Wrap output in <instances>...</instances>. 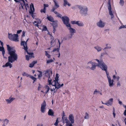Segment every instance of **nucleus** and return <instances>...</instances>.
<instances>
[{
	"instance_id": "f257e3e1",
	"label": "nucleus",
	"mask_w": 126,
	"mask_h": 126,
	"mask_svg": "<svg viewBox=\"0 0 126 126\" xmlns=\"http://www.w3.org/2000/svg\"><path fill=\"white\" fill-rule=\"evenodd\" d=\"M62 20L63 24L65 25L67 27V28L70 30V32L71 33V36L73 35L74 33L76 32V31L75 29L71 28L70 24L69 23V18L66 16H63L62 18Z\"/></svg>"
},
{
	"instance_id": "f03ea898",
	"label": "nucleus",
	"mask_w": 126,
	"mask_h": 126,
	"mask_svg": "<svg viewBox=\"0 0 126 126\" xmlns=\"http://www.w3.org/2000/svg\"><path fill=\"white\" fill-rule=\"evenodd\" d=\"M28 39H29L27 40L26 42L21 41L20 44L21 45L23 46L24 47L23 48L24 49V50L27 52L28 54L29 55V56L28 55H26V59L28 61L30 59H31L33 57V58L34 57V56H33V53H30L28 52V48L27 46V42Z\"/></svg>"
},
{
	"instance_id": "7ed1b4c3",
	"label": "nucleus",
	"mask_w": 126,
	"mask_h": 126,
	"mask_svg": "<svg viewBox=\"0 0 126 126\" xmlns=\"http://www.w3.org/2000/svg\"><path fill=\"white\" fill-rule=\"evenodd\" d=\"M78 8L80 10V13L83 16H86L88 11L87 8L86 7H84L82 6L76 5L72 7V8L74 10Z\"/></svg>"
},
{
	"instance_id": "20e7f679",
	"label": "nucleus",
	"mask_w": 126,
	"mask_h": 126,
	"mask_svg": "<svg viewBox=\"0 0 126 126\" xmlns=\"http://www.w3.org/2000/svg\"><path fill=\"white\" fill-rule=\"evenodd\" d=\"M8 54L10 56L8 57V61L11 63H13L15 61H16L18 59V56L16 53V51L14 52H10Z\"/></svg>"
},
{
	"instance_id": "39448f33",
	"label": "nucleus",
	"mask_w": 126,
	"mask_h": 126,
	"mask_svg": "<svg viewBox=\"0 0 126 126\" xmlns=\"http://www.w3.org/2000/svg\"><path fill=\"white\" fill-rule=\"evenodd\" d=\"M8 37L11 41L16 42L19 41L18 36L17 34H13L12 33H8Z\"/></svg>"
},
{
	"instance_id": "423d86ee",
	"label": "nucleus",
	"mask_w": 126,
	"mask_h": 126,
	"mask_svg": "<svg viewBox=\"0 0 126 126\" xmlns=\"http://www.w3.org/2000/svg\"><path fill=\"white\" fill-rule=\"evenodd\" d=\"M60 84L58 82H54L53 85H52V86H54L55 88H51L50 89V91L52 92L53 91V92L55 93L57 92L58 89L60 88Z\"/></svg>"
},
{
	"instance_id": "0eeeda50",
	"label": "nucleus",
	"mask_w": 126,
	"mask_h": 126,
	"mask_svg": "<svg viewBox=\"0 0 126 126\" xmlns=\"http://www.w3.org/2000/svg\"><path fill=\"white\" fill-rule=\"evenodd\" d=\"M96 60L98 63V64H97L98 65V66L100 67L102 70L105 71H106L107 69V66L102 61L100 62L97 59H96Z\"/></svg>"
},
{
	"instance_id": "6e6552de",
	"label": "nucleus",
	"mask_w": 126,
	"mask_h": 126,
	"mask_svg": "<svg viewBox=\"0 0 126 126\" xmlns=\"http://www.w3.org/2000/svg\"><path fill=\"white\" fill-rule=\"evenodd\" d=\"M107 75V77L108 80V82L109 83V86L110 87L113 86L114 80H111L110 77L109 76V73L107 72V70L105 71Z\"/></svg>"
},
{
	"instance_id": "1a4fd4ad",
	"label": "nucleus",
	"mask_w": 126,
	"mask_h": 126,
	"mask_svg": "<svg viewBox=\"0 0 126 126\" xmlns=\"http://www.w3.org/2000/svg\"><path fill=\"white\" fill-rule=\"evenodd\" d=\"M46 106V103L45 100H44L43 102L41 105V111L42 113H44L45 111V108Z\"/></svg>"
},
{
	"instance_id": "9d476101",
	"label": "nucleus",
	"mask_w": 126,
	"mask_h": 126,
	"mask_svg": "<svg viewBox=\"0 0 126 126\" xmlns=\"http://www.w3.org/2000/svg\"><path fill=\"white\" fill-rule=\"evenodd\" d=\"M53 1L54 3V6L51 10V12L54 11L55 10L57 9L59 7V5L56 2V0H53Z\"/></svg>"
},
{
	"instance_id": "9b49d317",
	"label": "nucleus",
	"mask_w": 126,
	"mask_h": 126,
	"mask_svg": "<svg viewBox=\"0 0 126 126\" xmlns=\"http://www.w3.org/2000/svg\"><path fill=\"white\" fill-rule=\"evenodd\" d=\"M109 5L108 6V8L109 10L110 15L112 16L111 18H113L114 16H113V15L112 13V11H111V7L110 2V3L109 2Z\"/></svg>"
},
{
	"instance_id": "f8f14e48",
	"label": "nucleus",
	"mask_w": 126,
	"mask_h": 126,
	"mask_svg": "<svg viewBox=\"0 0 126 126\" xmlns=\"http://www.w3.org/2000/svg\"><path fill=\"white\" fill-rule=\"evenodd\" d=\"M34 11V5L32 3L30 5V11L29 12L30 14L32 15Z\"/></svg>"
},
{
	"instance_id": "ddd939ff",
	"label": "nucleus",
	"mask_w": 126,
	"mask_h": 126,
	"mask_svg": "<svg viewBox=\"0 0 126 126\" xmlns=\"http://www.w3.org/2000/svg\"><path fill=\"white\" fill-rule=\"evenodd\" d=\"M97 26L100 27L102 28L104 27L105 26V24L103 23L102 20H100L97 23Z\"/></svg>"
},
{
	"instance_id": "4468645a",
	"label": "nucleus",
	"mask_w": 126,
	"mask_h": 126,
	"mask_svg": "<svg viewBox=\"0 0 126 126\" xmlns=\"http://www.w3.org/2000/svg\"><path fill=\"white\" fill-rule=\"evenodd\" d=\"M68 119L71 121V124H73L74 122V118L72 114H70L68 117Z\"/></svg>"
},
{
	"instance_id": "2eb2a0df",
	"label": "nucleus",
	"mask_w": 126,
	"mask_h": 126,
	"mask_svg": "<svg viewBox=\"0 0 126 126\" xmlns=\"http://www.w3.org/2000/svg\"><path fill=\"white\" fill-rule=\"evenodd\" d=\"M113 100V98H110L108 101L107 102L105 103V104L108 106L111 105L112 104Z\"/></svg>"
},
{
	"instance_id": "dca6fc26",
	"label": "nucleus",
	"mask_w": 126,
	"mask_h": 126,
	"mask_svg": "<svg viewBox=\"0 0 126 126\" xmlns=\"http://www.w3.org/2000/svg\"><path fill=\"white\" fill-rule=\"evenodd\" d=\"M15 99L13 97H10L8 99H5V101L7 102V103L10 104Z\"/></svg>"
},
{
	"instance_id": "f3484780",
	"label": "nucleus",
	"mask_w": 126,
	"mask_h": 126,
	"mask_svg": "<svg viewBox=\"0 0 126 126\" xmlns=\"http://www.w3.org/2000/svg\"><path fill=\"white\" fill-rule=\"evenodd\" d=\"M7 50L8 51V54L10 53V52H14L16 51L15 50H12V48H11L8 45H7Z\"/></svg>"
},
{
	"instance_id": "a211bd4d",
	"label": "nucleus",
	"mask_w": 126,
	"mask_h": 126,
	"mask_svg": "<svg viewBox=\"0 0 126 126\" xmlns=\"http://www.w3.org/2000/svg\"><path fill=\"white\" fill-rule=\"evenodd\" d=\"M97 66H98L97 64L95 63H92V66L90 69L91 70H94L96 68V67Z\"/></svg>"
},
{
	"instance_id": "6ab92c4d",
	"label": "nucleus",
	"mask_w": 126,
	"mask_h": 126,
	"mask_svg": "<svg viewBox=\"0 0 126 126\" xmlns=\"http://www.w3.org/2000/svg\"><path fill=\"white\" fill-rule=\"evenodd\" d=\"M9 66L10 68H11L12 67V65L11 63L10 62H9L8 61V62L5 65H3L2 66L3 67H5Z\"/></svg>"
},
{
	"instance_id": "aec40b11",
	"label": "nucleus",
	"mask_w": 126,
	"mask_h": 126,
	"mask_svg": "<svg viewBox=\"0 0 126 126\" xmlns=\"http://www.w3.org/2000/svg\"><path fill=\"white\" fill-rule=\"evenodd\" d=\"M54 112L52 109H50L48 111V115H49L54 116Z\"/></svg>"
},
{
	"instance_id": "412c9836",
	"label": "nucleus",
	"mask_w": 126,
	"mask_h": 126,
	"mask_svg": "<svg viewBox=\"0 0 126 126\" xmlns=\"http://www.w3.org/2000/svg\"><path fill=\"white\" fill-rule=\"evenodd\" d=\"M50 78H48V82L49 83L48 85H49L50 87L51 88H52V85H53V83H54V81L52 82V80L51 79H50Z\"/></svg>"
},
{
	"instance_id": "4be33fe9",
	"label": "nucleus",
	"mask_w": 126,
	"mask_h": 126,
	"mask_svg": "<svg viewBox=\"0 0 126 126\" xmlns=\"http://www.w3.org/2000/svg\"><path fill=\"white\" fill-rule=\"evenodd\" d=\"M0 51H2L3 57L4 58V54H5V51L4 48L3 47L0 46Z\"/></svg>"
},
{
	"instance_id": "5701e85b",
	"label": "nucleus",
	"mask_w": 126,
	"mask_h": 126,
	"mask_svg": "<svg viewBox=\"0 0 126 126\" xmlns=\"http://www.w3.org/2000/svg\"><path fill=\"white\" fill-rule=\"evenodd\" d=\"M51 12H53L55 14L57 15L56 17H58L60 18H61L62 19V18L63 17H61V16L62 15H61L59 13H58L56 11H51Z\"/></svg>"
},
{
	"instance_id": "b1692460",
	"label": "nucleus",
	"mask_w": 126,
	"mask_h": 126,
	"mask_svg": "<svg viewBox=\"0 0 126 126\" xmlns=\"http://www.w3.org/2000/svg\"><path fill=\"white\" fill-rule=\"evenodd\" d=\"M47 18L50 21L53 22H54V18L52 17H51V16H47Z\"/></svg>"
},
{
	"instance_id": "393cba45",
	"label": "nucleus",
	"mask_w": 126,
	"mask_h": 126,
	"mask_svg": "<svg viewBox=\"0 0 126 126\" xmlns=\"http://www.w3.org/2000/svg\"><path fill=\"white\" fill-rule=\"evenodd\" d=\"M36 63V61H33L30 64L29 66L30 67H32L34 65V64Z\"/></svg>"
},
{
	"instance_id": "a878e982",
	"label": "nucleus",
	"mask_w": 126,
	"mask_h": 126,
	"mask_svg": "<svg viewBox=\"0 0 126 126\" xmlns=\"http://www.w3.org/2000/svg\"><path fill=\"white\" fill-rule=\"evenodd\" d=\"M63 5L64 6H66V5H68L69 6H70V4L66 0H63Z\"/></svg>"
},
{
	"instance_id": "bb28decb",
	"label": "nucleus",
	"mask_w": 126,
	"mask_h": 126,
	"mask_svg": "<svg viewBox=\"0 0 126 126\" xmlns=\"http://www.w3.org/2000/svg\"><path fill=\"white\" fill-rule=\"evenodd\" d=\"M59 77L58 76V74H56V77L55 78V79L54 80V82H58V81L59 79Z\"/></svg>"
},
{
	"instance_id": "cd10ccee",
	"label": "nucleus",
	"mask_w": 126,
	"mask_h": 126,
	"mask_svg": "<svg viewBox=\"0 0 126 126\" xmlns=\"http://www.w3.org/2000/svg\"><path fill=\"white\" fill-rule=\"evenodd\" d=\"M49 72V71L48 70L46 71H45V75L46 76L48 77V78H50V74Z\"/></svg>"
},
{
	"instance_id": "c85d7f7f",
	"label": "nucleus",
	"mask_w": 126,
	"mask_h": 126,
	"mask_svg": "<svg viewBox=\"0 0 126 126\" xmlns=\"http://www.w3.org/2000/svg\"><path fill=\"white\" fill-rule=\"evenodd\" d=\"M45 89L47 90V91L46 92V93H47L49 91V90L50 89V88L49 86L48 85H46L45 87Z\"/></svg>"
},
{
	"instance_id": "c756f323",
	"label": "nucleus",
	"mask_w": 126,
	"mask_h": 126,
	"mask_svg": "<svg viewBox=\"0 0 126 126\" xmlns=\"http://www.w3.org/2000/svg\"><path fill=\"white\" fill-rule=\"evenodd\" d=\"M65 123H66V126H72V124L70 123L69 121H68V122H65Z\"/></svg>"
},
{
	"instance_id": "7c9ffc66",
	"label": "nucleus",
	"mask_w": 126,
	"mask_h": 126,
	"mask_svg": "<svg viewBox=\"0 0 126 126\" xmlns=\"http://www.w3.org/2000/svg\"><path fill=\"white\" fill-rule=\"evenodd\" d=\"M4 123L3 124H5V125H7L9 122V121L8 120L6 119L4 120Z\"/></svg>"
},
{
	"instance_id": "2f4dec72",
	"label": "nucleus",
	"mask_w": 126,
	"mask_h": 126,
	"mask_svg": "<svg viewBox=\"0 0 126 126\" xmlns=\"http://www.w3.org/2000/svg\"><path fill=\"white\" fill-rule=\"evenodd\" d=\"M62 119L64 122L65 121V122H68V121H69L67 119V118L65 117V116L62 117Z\"/></svg>"
},
{
	"instance_id": "473e14b6",
	"label": "nucleus",
	"mask_w": 126,
	"mask_h": 126,
	"mask_svg": "<svg viewBox=\"0 0 126 126\" xmlns=\"http://www.w3.org/2000/svg\"><path fill=\"white\" fill-rule=\"evenodd\" d=\"M94 48L96 49L98 51H100L101 50V48L99 47H94Z\"/></svg>"
},
{
	"instance_id": "72a5a7b5",
	"label": "nucleus",
	"mask_w": 126,
	"mask_h": 126,
	"mask_svg": "<svg viewBox=\"0 0 126 126\" xmlns=\"http://www.w3.org/2000/svg\"><path fill=\"white\" fill-rule=\"evenodd\" d=\"M89 118V116L88 113L86 112L85 113V116L84 117L85 119H88Z\"/></svg>"
},
{
	"instance_id": "f704fd0d",
	"label": "nucleus",
	"mask_w": 126,
	"mask_h": 126,
	"mask_svg": "<svg viewBox=\"0 0 126 126\" xmlns=\"http://www.w3.org/2000/svg\"><path fill=\"white\" fill-rule=\"evenodd\" d=\"M54 61L52 59H50L47 60V63L48 64V63H52Z\"/></svg>"
},
{
	"instance_id": "c9c22d12",
	"label": "nucleus",
	"mask_w": 126,
	"mask_h": 126,
	"mask_svg": "<svg viewBox=\"0 0 126 126\" xmlns=\"http://www.w3.org/2000/svg\"><path fill=\"white\" fill-rule=\"evenodd\" d=\"M38 71L40 73V74L38 75V78H40L42 77V73L40 71Z\"/></svg>"
},
{
	"instance_id": "e433bc0d",
	"label": "nucleus",
	"mask_w": 126,
	"mask_h": 126,
	"mask_svg": "<svg viewBox=\"0 0 126 126\" xmlns=\"http://www.w3.org/2000/svg\"><path fill=\"white\" fill-rule=\"evenodd\" d=\"M124 0H120L119 2L120 4L122 6H123L124 4Z\"/></svg>"
},
{
	"instance_id": "4c0bfd02",
	"label": "nucleus",
	"mask_w": 126,
	"mask_h": 126,
	"mask_svg": "<svg viewBox=\"0 0 126 126\" xmlns=\"http://www.w3.org/2000/svg\"><path fill=\"white\" fill-rule=\"evenodd\" d=\"M33 23L37 27H38V24H39V23L38 22L35 21L33 22Z\"/></svg>"
},
{
	"instance_id": "58836bf2",
	"label": "nucleus",
	"mask_w": 126,
	"mask_h": 126,
	"mask_svg": "<svg viewBox=\"0 0 126 126\" xmlns=\"http://www.w3.org/2000/svg\"><path fill=\"white\" fill-rule=\"evenodd\" d=\"M45 52H46V54H45L46 56L48 59L50 58V56H51L48 53H47V51H45Z\"/></svg>"
},
{
	"instance_id": "ea45409f",
	"label": "nucleus",
	"mask_w": 126,
	"mask_h": 126,
	"mask_svg": "<svg viewBox=\"0 0 126 126\" xmlns=\"http://www.w3.org/2000/svg\"><path fill=\"white\" fill-rule=\"evenodd\" d=\"M22 75L23 76H26L27 77L30 76V75L29 74L25 72H24L22 74Z\"/></svg>"
},
{
	"instance_id": "a19ab883",
	"label": "nucleus",
	"mask_w": 126,
	"mask_h": 126,
	"mask_svg": "<svg viewBox=\"0 0 126 126\" xmlns=\"http://www.w3.org/2000/svg\"><path fill=\"white\" fill-rule=\"evenodd\" d=\"M59 48L60 47H59L58 48H54L53 50V51L54 52L57 51L58 52H59Z\"/></svg>"
},
{
	"instance_id": "79ce46f5",
	"label": "nucleus",
	"mask_w": 126,
	"mask_h": 126,
	"mask_svg": "<svg viewBox=\"0 0 126 126\" xmlns=\"http://www.w3.org/2000/svg\"><path fill=\"white\" fill-rule=\"evenodd\" d=\"M30 77L31 79H32L33 80H34V81H35L36 80V78L34 77L33 76H30Z\"/></svg>"
},
{
	"instance_id": "37998d69",
	"label": "nucleus",
	"mask_w": 126,
	"mask_h": 126,
	"mask_svg": "<svg viewBox=\"0 0 126 126\" xmlns=\"http://www.w3.org/2000/svg\"><path fill=\"white\" fill-rule=\"evenodd\" d=\"M124 108L126 110H125L124 113L123 115L124 116H126V105L124 106Z\"/></svg>"
},
{
	"instance_id": "c03bdc74",
	"label": "nucleus",
	"mask_w": 126,
	"mask_h": 126,
	"mask_svg": "<svg viewBox=\"0 0 126 126\" xmlns=\"http://www.w3.org/2000/svg\"><path fill=\"white\" fill-rule=\"evenodd\" d=\"M58 118H57V119L56 120V122L54 124V125L56 126H57V125H58V123L59 122V121H58Z\"/></svg>"
},
{
	"instance_id": "a18cd8bd",
	"label": "nucleus",
	"mask_w": 126,
	"mask_h": 126,
	"mask_svg": "<svg viewBox=\"0 0 126 126\" xmlns=\"http://www.w3.org/2000/svg\"><path fill=\"white\" fill-rule=\"evenodd\" d=\"M100 91H97L96 89H95V91H94V94H96L97 93H100Z\"/></svg>"
},
{
	"instance_id": "49530a36",
	"label": "nucleus",
	"mask_w": 126,
	"mask_h": 126,
	"mask_svg": "<svg viewBox=\"0 0 126 126\" xmlns=\"http://www.w3.org/2000/svg\"><path fill=\"white\" fill-rule=\"evenodd\" d=\"M14 1L16 2H19L20 1H23V3L25 2V1L24 0H14Z\"/></svg>"
},
{
	"instance_id": "de8ad7c7",
	"label": "nucleus",
	"mask_w": 126,
	"mask_h": 126,
	"mask_svg": "<svg viewBox=\"0 0 126 126\" xmlns=\"http://www.w3.org/2000/svg\"><path fill=\"white\" fill-rule=\"evenodd\" d=\"M56 27V25H55V26H54V24L53 25V33H54L55 32V28Z\"/></svg>"
},
{
	"instance_id": "09e8293b",
	"label": "nucleus",
	"mask_w": 126,
	"mask_h": 126,
	"mask_svg": "<svg viewBox=\"0 0 126 126\" xmlns=\"http://www.w3.org/2000/svg\"><path fill=\"white\" fill-rule=\"evenodd\" d=\"M115 109H114V108H113V117H114L115 118V115H116V114H115Z\"/></svg>"
},
{
	"instance_id": "8fccbe9b",
	"label": "nucleus",
	"mask_w": 126,
	"mask_h": 126,
	"mask_svg": "<svg viewBox=\"0 0 126 126\" xmlns=\"http://www.w3.org/2000/svg\"><path fill=\"white\" fill-rule=\"evenodd\" d=\"M126 28V25L125 26H120L119 28V29H120L122 28Z\"/></svg>"
},
{
	"instance_id": "3c124183",
	"label": "nucleus",
	"mask_w": 126,
	"mask_h": 126,
	"mask_svg": "<svg viewBox=\"0 0 126 126\" xmlns=\"http://www.w3.org/2000/svg\"><path fill=\"white\" fill-rule=\"evenodd\" d=\"M43 30L45 31H46L47 30V29L46 26H44V28H43Z\"/></svg>"
},
{
	"instance_id": "603ef678",
	"label": "nucleus",
	"mask_w": 126,
	"mask_h": 126,
	"mask_svg": "<svg viewBox=\"0 0 126 126\" xmlns=\"http://www.w3.org/2000/svg\"><path fill=\"white\" fill-rule=\"evenodd\" d=\"M25 32L24 31H23L22 35V37H24L25 36Z\"/></svg>"
},
{
	"instance_id": "864d4df0",
	"label": "nucleus",
	"mask_w": 126,
	"mask_h": 126,
	"mask_svg": "<svg viewBox=\"0 0 126 126\" xmlns=\"http://www.w3.org/2000/svg\"><path fill=\"white\" fill-rule=\"evenodd\" d=\"M78 25L80 26H83V24L81 23H79Z\"/></svg>"
},
{
	"instance_id": "5fc2aeb1",
	"label": "nucleus",
	"mask_w": 126,
	"mask_h": 126,
	"mask_svg": "<svg viewBox=\"0 0 126 126\" xmlns=\"http://www.w3.org/2000/svg\"><path fill=\"white\" fill-rule=\"evenodd\" d=\"M54 43V41L53 40H51L50 42V44L51 46H52L53 43Z\"/></svg>"
},
{
	"instance_id": "6e6d98bb",
	"label": "nucleus",
	"mask_w": 126,
	"mask_h": 126,
	"mask_svg": "<svg viewBox=\"0 0 126 126\" xmlns=\"http://www.w3.org/2000/svg\"><path fill=\"white\" fill-rule=\"evenodd\" d=\"M24 4V5L25 6V7L26 8V7H28V4L27 3L25 4V2L24 3H23Z\"/></svg>"
},
{
	"instance_id": "4d7b16f0",
	"label": "nucleus",
	"mask_w": 126,
	"mask_h": 126,
	"mask_svg": "<svg viewBox=\"0 0 126 126\" xmlns=\"http://www.w3.org/2000/svg\"><path fill=\"white\" fill-rule=\"evenodd\" d=\"M76 21H71V23L72 24H75Z\"/></svg>"
},
{
	"instance_id": "13d9d810",
	"label": "nucleus",
	"mask_w": 126,
	"mask_h": 126,
	"mask_svg": "<svg viewBox=\"0 0 126 126\" xmlns=\"http://www.w3.org/2000/svg\"><path fill=\"white\" fill-rule=\"evenodd\" d=\"M40 12L41 13H46V11H45V10H44V9H41V11H40Z\"/></svg>"
},
{
	"instance_id": "bf43d9fd",
	"label": "nucleus",
	"mask_w": 126,
	"mask_h": 126,
	"mask_svg": "<svg viewBox=\"0 0 126 126\" xmlns=\"http://www.w3.org/2000/svg\"><path fill=\"white\" fill-rule=\"evenodd\" d=\"M22 31L21 30H18L17 31V34H19Z\"/></svg>"
},
{
	"instance_id": "052dcab7",
	"label": "nucleus",
	"mask_w": 126,
	"mask_h": 126,
	"mask_svg": "<svg viewBox=\"0 0 126 126\" xmlns=\"http://www.w3.org/2000/svg\"><path fill=\"white\" fill-rule=\"evenodd\" d=\"M111 48V47H105L104 49H110V48Z\"/></svg>"
},
{
	"instance_id": "680f3d73",
	"label": "nucleus",
	"mask_w": 126,
	"mask_h": 126,
	"mask_svg": "<svg viewBox=\"0 0 126 126\" xmlns=\"http://www.w3.org/2000/svg\"><path fill=\"white\" fill-rule=\"evenodd\" d=\"M48 4H44V7H48Z\"/></svg>"
},
{
	"instance_id": "e2e57ef3",
	"label": "nucleus",
	"mask_w": 126,
	"mask_h": 126,
	"mask_svg": "<svg viewBox=\"0 0 126 126\" xmlns=\"http://www.w3.org/2000/svg\"><path fill=\"white\" fill-rule=\"evenodd\" d=\"M120 82L119 81L118 82L117 84V86H120Z\"/></svg>"
},
{
	"instance_id": "0e129e2a",
	"label": "nucleus",
	"mask_w": 126,
	"mask_h": 126,
	"mask_svg": "<svg viewBox=\"0 0 126 126\" xmlns=\"http://www.w3.org/2000/svg\"><path fill=\"white\" fill-rule=\"evenodd\" d=\"M0 42L1 44V46L2 47H3V43L2 42L1 40L0 41Z\"/></svg>"
},
{
	"instance_id": "69168bd1",
	"label": "nucleus",
	"mask_w": 126,
	"mask_h": 126,
	"mask_svg": "<svg viewBox=\"0 0 126 126\" xmlns=\"http://www.w3.org/2000/svg\"><path fill=\"white\" fill-rule=\"evenodd\" d=\"M39 86L38 87V90H40V88H41V87L40 86V83L39 84Z\"/></svg>"
},
{
	"instance_id": "338daca9",
	"label": "nucleus",
	"mask_w": 126,
	"mask_h": 126,
	"mask_svg": "<svg viewBox=\"0 0 126 126\" xmlns=\"http://www.w3.org/2000/svg\"><path fill=\"white\" fill-rule=\"evenodd\" d=\"M62 117L65 116V113H64V111H63V113L62 114Z\"/></svg>"
},
{
	"instance_id": "774afa93",
	"label": "nucleus",
	"mask_w": 126,
	"mask_h": 126,
	"mask_svg": "<svg viewBox=\"0 0 126 126\" xmlns=\"http://www.w3.org/2000/svg\"><path fill=\"white\" fill-rule=\"evenodd\" d=\"M124 121L126 126V118L124 120Z\"/></svg>"
}]
</instances>
